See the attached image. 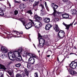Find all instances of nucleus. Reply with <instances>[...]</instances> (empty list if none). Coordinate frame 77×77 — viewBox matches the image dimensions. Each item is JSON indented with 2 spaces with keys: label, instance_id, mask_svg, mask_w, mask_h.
Here are the masks:
<instances>
[{
  "label": "nucleus",
  "instance_id": "1",
  "mask_svg": "<svg viewBox=\"0 0 77 77\" xmlns=\"http://www.w3.org/2000/svg\"><path fill=\"white\" fill-rule=\"evenodd\" d=\"M34 18L35 19V20H33L30 19L29 20V21H30L33 24H34L36 28L39 29L40 27L42 25V24L39 21H41V20H42V18L38 16L37 14H36L34 16Z\"/></svg>",
  "mask_w": 77,
  "mask_h": 77
},
{
  "label": "nucleus",
  "instance_id": "2",
  "mask_svg": "<svg viewBox=\"0 0 77 77\" xmlns=\"http://www.w3.org/2000/svg\"><path fill=\"white\" fill-rule=\"evenodd\" d=\"M51 6L54 9L53 10L54 12L52 14V15H53L54 17H58L60 16V15H61V14H62V12H57V11H56V9H57L59 8V6L58 5L55 4L54 3H52L51 5Z\"/></svg>",
  "mask_w": 77,
  "mask_h": 77
},
{
  "label": "nucleus",
  "instance_id": "3",
  "mask_svg": "<svg viewBox=\"0 0 77 77\" xmlns=\"http://www.w3.org/2000/svg\"><path fill=\"white\" fill-rule=\"evenodd\" d=\"M14 53L15 51H14V53L13 52H8V53L9 58L11 60H12V59H11V57H12V58H15V57L17 56V54Z\"/></svg>",
  "mask_w": 77,
  "mask_h": 77
},
{
  "label": "nucleus",
  "instance_id": "4",
  "mask_svg": "<svg viewBox=\"0 0 77 77\" xmlns=\"http://www.w3.org/2000/svg\"><path fill=\"white\" fill-rule=\"evenodd\" d=\"M65 32H64L62 30L60 31L57 34L58 37L61 39H63V37L65 36Z\"/></svg>",
  "mask_w": 77,
  "mask_h": 77
},
{
  "label": "nucleus",
  "instance_id": "5",
  "mask_svg": "<svg viewBox=\"0 0 77 77\" xmlns=\"http://www.w3.org/2000/svg\"><path fill=\"white\" fill-rule=\"evenodd\" d=\"M15 54H16V55H17V57L16 58V60L17 61H20L22 60V57L20 54L19 53L17 52H16Z\"/></svg>",
  "mask_w": 77,
  "mask_h": 77
},
{
  "label": "nucleus",
  "instance_id": "6",
  "mask_svg": "<svg viewBox=\"0 0 77 77\" xmlns=\"http://www.w3.org/2000/svg\"><path fill=\"white\" fill-rule=\"evenodd\" d=\"M77 63L75 60L74 62H72L70 64V67L72 69H75L77 67Z\"/></svg>",
  "mask_w": 77,
  "mask_h": 77
},
{
  "label": "nucleus",
  "instance_id": "7",
  "mask_svg": "<svg viewBox=\"0 0 77 77\" xmlns=\"http://www.w3.org/2000/svg\"><path fill=\"white\" fill-rule=\"evenodd\" d=\"M35 62H36V59L34 58L32 59V58L29 57L28 59V62L30 64H34Z\"/></svg>",
  "mask_w": 77,
  "mask_h": 77
},
{
  "label": "nucleus",
  "instance_id": "8",
  "mask_svg": "<svg viewBox=\"0 0 77 77\" xmlns=\"http://www.w3.org/2000/svg\"><path fill=\"white\" fill-rule=\"evenodd\" d=\"M32 27V24L31 22H29L25 25V27L26 29H29Z\"/></svg>",
  "mask_w": 77,
  "mask_h": 77
},
{
  "label": "nucleus",
  "instance_id": "9",
  "mask_svg": "<svg viewBox=\"0 0 77 77\" xmlns=\"http://www.w3.org/2000/svg\"><path fill=\"white\" fill-rule=\"evenodd\" d=\"M67 70H68V71H69V72H70V74H71V75H74V74H77V73L76 72L72 70V69H67Z\"/></svg>",
  "mask_w": 77,
  "mask_h": 77
},
{
  "label": "nucleus",
  "instance_id": "10",
  "mask_svg": "<svg viewBox=\"0 0 77 77\" xmlns=\"http://www.w3.org/2000/svg\"><path fill=\"white\" fill-rule=\"evenodd\" d=\"M52 26L50 24H48L46 26L45 29L46 30H48L50 29L51 27H52Z\"/></svg>",
  "mask_w": 77,
  "mask_h": 77
},
{
  "label": "nucleus",
  "instance_id": "11",
  "mask_svg": "<svg viewBox=\"0 0 77 77\" xmlns=\"http://www.w3.org/2000/svg\"><path fill=\"white\" fill-rule=\"evenodd\" d=\"M1 50L3 51L4 53H6L8 52V49L5 47H2L1 48Z\"/></svg>",
  "mask_w": 77,
  "mask_h": 77
},
{
  "label": "nucleus",
  "instance_id": "12",
  "mask_svg": "<svg viewBox=\"0 0 77 77\" xmlns=\"http://www.w3.org/2000/svg\"><path fill=\"white\" fill-rule=\"evenodd\" d=\"M43 21L46 23H48L50 21V19L49 18L45 17L43 19Z\"/></svg>",
  "mask_w": 77,
  "mask_h": 77
},
{
  "label": "nucleus",
  "instance_id": "13",
  "mask_svg": "<svg viewBox=\"0 0 77 77\" xmlns=\"http://www.w3.org/2000/svg\"><path fill=\"white\" fill-rule=\"evenodd\" d=\"M54 29L56 32L59 31V26H58L57 25H55V26L54 27Z\"/></svg>",
  "mask_w": 77,
  "mask_h": 77
},
{
  "label": "nucleus",
  "instance_id": "14",
  "mask_svg": "<svg viewBox=\"0 0 77 77\" xmlns=\"http://www.w3.org/2000/svg\"><path fill=\"white\" fill-rule=\"evenodd\" d=\"M71 12H72V15H76L77 13V10L75 9H73L71 10Z\"/></svg>",
  "mask_w": 77,
  "mask_h": 77
},
{
  "label": "nucleus",
  "instance_id": "15",
  "mask_svg": "<svg viewBox=\"0 0 77 77\" xmlns=\"http://www.w3.org/2000/svg\"><path fill=\"white\" fill-rule=\"evenodd\" d=\"M62 16L63 18H69V15L66 14H62Z\"/></svg>",
  "mask_w": 77,
  "mask_h": 77
},
{
  "label": "nucleus",
  "instance_id": "16",
  "mask_svg": "<svg viewBox=\"0 0 77 77\" xmlns=\"http://www.w3.org/2000/svg\"><path fill=\"white\" fill-rule=\"evenodd\" d=\"M74 23V22H73L72 23H71L70 24L66 25V29L67 30H69V27L71 26H72V24H73V23Z\"/></svg>",
  "mask_w": 77,
  "mask_h": 77
},
{
  "label": "nucleus",
  "instance_id": "17",
  "mask_svg": "<svg viewBox=\"0 0 77 77\" xmlns=\"http://www.w3.org/2000/svg\"><path fill=\"white\" fill-rule=\"evenodd\" d=\"M40 41H41L42 43L45 44V40L44 39L42 38H40L39 41V43H40Z\"/></svg>",
  "mask_w": 77,
  "mask_h": 77
},
{
  "label": "nucleus",
  "instance_id": "18",
  "mask_svg": "<svg viewBox=\"0 0 77 77\" xmlns=\"http://www.w3.org/2000/svg\"><path fill=\"white\" fill-rule=\"evenodd\" d=\"M0 67L1 69H2L4 70H6V69H7L6 68H5V67L4 65H2L1 64H0Z\"/></svg>",
  "mask_w": 77,
  "mask_h": 77
},
{
  "label": "nucleus",
  "instance_id": "19",
  "mask_svg": "<svg viewBox=\"0 0 77 77\" xmlns=\"http://www.w3.org/2000/svg\"><path fill=\"white\" fill-rule=\"evenodd\" d=\"M8 73L9 75H10V76H11V77H14V73H13V72L12 71H9Z\"/></svg>",
  "mask_w": 77,
  "mask_h": 77
},
{
  "label": "nucleus",
  "instance_id": "20",
  "mask_svg": "<svg viewBox=\"0 0 77 77\" xmlns=\"http://www.w3.org/2000/svg\"><path fill=\"white\" fill-rule=\"evenodd\" d=\"M0 57H1L2 59H4L5 57H6V55H5V54H1L0 55Z\"/></svg>",
  "mask_w": 77,
  "mask_h": 77
},
{
  "label": "nucleus",
  "instance_id": "21",
  "mask_svg": "<svg viewBox=\"0 0 77 77\" xmlns=\"http://www.w3.org/2000/svg\"><path fill=\"white\" fill-rule=\"evenodd\" d=\"M26 13L28 14H30L31 16H32V15L33 14V12H32V10H30L27 11Z\"/></svg>",
  "mask_w": 77,
  "mask_h": 77
},
{
  "label": "nucleus",
  "instance_id": "22",
  "mask_svg": "<svg viewBox=\"0 0 77 77\" xmlns=\"http://www.w3.org/2000/svg\"><path fill=\"white\" fill-rule=\"evenodd\" d=\"M44 44L39 43V44L38 45V47L40 48H41V47H43V46H44Z\"/></svg>",
  "mask_w": 77,
  "mask_h": 77
},
{
  "label": "nucleus",
  "instance_id": "23",
  "mask_svg": "<svg viewBox=\"0 0 77 77\" xmlns=\"http://www.w3.org/2000/svg\"><path fill=\"white\" fill-rule=\"evenodd\" d=\"M24 71L25 73H26V76H29V72H28V70H27V69H25Z\"/></svg>",
  "mask_w": 77,
  "mask_h": 77
},
{
  "label": "nucleus",
  "instance_id": "24",
  "mask_svg": "<svg viewBox=\"0 0 77 77\" xmlns=\"http://www.w3.org/2000/svg\"><path fill=\"white\" fill-rule=\"evenodd\" d=\"M23 18H21V19H20V20L22 22L23 26H24L25 25V21L23 20Z\"/></svg>",
  "mask_w": 77,
  "mask_h": 77
},
{
  "label": "nucleus",
  "instance_id": "25",
  "mask_svg": "<svg viewBox=\"0 0 77 77\" xmlns=\"http://www.w3.org/2000/svg\"><path fill=\"white\" fill-rule=\"evenodd\" d=\"M21 75L23 77H26L27 76V74H26V73H25V72H23L21 74Z\"/></svg>",
  "mask_w": 77,
  "mask_h": 77
},
{
  "label": "nucleus",
  "instance_id": "26",
  "mask_svg": "<svg viewBox=\"0 0 77 77\" xmlns=\"http://www.w3.org/2000/svg\"><path fill=\"white\" fill-rule=\"evenodd\" d=\"M20 9H24V4H22L20 5Z\"/></svg>",
  "mask_w": 77,
  "mask_h": 77
},
{
  "label": "nucleus",
  "instance_id": "27",
  "mask_svg": "<svg viewBox=\"0 0 77 77\" xmlns=\"http://www.w3.org/2000/svg\"><path fill=\"white\" fill-rule=\"evenodd\" d=\"M39 2H35L33 4V6H36L38 5V4H39Z\"/></svg>",
  "mask_w": 77,
  "mask_h": 77
},
{
  "label": "nucleus",
  "instance_id": "28",
  "mask_svg": "<svg viewBox=\"0 0 77 77\" xmlns=\"http://www.w3.org/2000/svg\"><path fill=\"white\" fill-rule=\"evenodd\" d=\"M22 52V50L19 49L17 50V51H15L14 53L15 54V52H18V53L20 54V52Z\"/></svg>",
  "mask_w": 77,
  "mask_h": 77
},
{
  "label": "nucleus",
  "instance_id": "29",
  "mask_svg": "<svg viewBox=\"0 0 77 77\" xmlns=\"http://www.w3.org/2000/svg\"><path fill=\"white\" fill-rule=\"evenodd\" d=\"M4 13H3V10L2 9L0 10V15L3 16L4 15Z\"/></svg>",
  "mask_w": 77,
  "mask_h": 77
},
{
  "label": "nucleus",
  "instance_id": "30",
  "mask_svg": "<svg viewBox=\"0 0 77 77\" xmlns=\"http://www.w3.org/2000/svg\"><path fill=\"white\" fill-rule=\"evenodd\" d=\"M32 58H33V57H34L35 59H37L38 57V56H36V55L35 54H32Z\"/></svg>",
  "mask_w": 77,
  "mask_h": 77
},
{
  "label": "nucleus",
  "instance_id": "31",
  "mask_svg": "<svg viewBox=\"0 0 77 77\" xmlns=\"http://www.w3.org/2000/svg\"><path fill=\"white\" fill-rule=\"evenodd\" d=\"M27 67L28 69H31V65H30V63H29L27 64Z\"/></svg>",
  "mask_w": 77,
  "mask_h": 77
},
{
  "label": "nucleus",
  "instance_id": "32",
  "mask_svg": "<svg viewBox=\"0 0 77 77\" xmlns=\"http://www.w3.org/2000/svg\"><path fill=\"white\" fill-rule=\"evenodd\" d=\"M16 77H22V75L20 73H17L16 75Z\"/></svg>",
  "mask_w": 77,
  "mask_h": 77
},
{
  "label": "nucleus",
  "instance_id": "33",
  "mask_svg": "<svg viewBox=\"0 0 77 77\" xmlns=\"http://www.w3.org/2000/svg\"><path fill=\"white\" fill-rule=\"evenodd\" d=\"M27 55H28L29 56L31 57V58H32V54H30L29 53H27Z\"/></svg>",
  "mask_w": 77,
  "mask_h": 77
},
{
  "label": "nucleus",
  "instance_id": "34",
  "mask_svg": "<svg viewBox=\"0 0 77 77\" xmlns=\"http://www.w3.org/2000/svg\"><path fill=\"white\" fill-rule=\"evenodd\" d=\"M20 66L21 64L20 63L17 64L16 65V67H17V68H19L20 67Z\"/></svg>",
  "mask_w": 77,
  "mask_h": 77
},
{
  "label": "nucleus",
  "instance_id": "35",
  "mask_svg": "<svg viewBox=\"0 0 77 77\" xmlns=\"http://www.w3.org/2000/svg\"><path fill=\"white\" fill-rule=\"evenodd\" d=\"M40 6L42 7V9L41 10V11H42V10H44V5H42L41 4L40 5Z\"/></svg>",
  "mask_w": 77,
  "mask_h": 77
},
{
  "label": "nucleus",
  "instance_id": "36",
  "mask_svg": "<svg viewBox=\"0 0 77 77\" xmlns=\"http://www.w3.org/2000/svg\"><path fill=\"white\" fill-rule=\"evenodd\" d=\"M14 15H17L18 14V11L16 10L15 11H14Z\"/></svg>",
  "mask_w": 77,
  "mask_h": 77
},
{
  "label": "nucleus",
  "instance_id": "37",
  "mask_svg": "<svg viewBox=\"0 0 77 77\" xmlns=\"http://www.w3.org/2000/svg\"><path fill=\"white\" fill-rule=\"evenodd\" d=\"M45 6L46 8V9H48V6H47V2H45Z\"/></svg>",
  "mask_w": 77,
  "mask_h": 77
},
{
  "label": "nucleus",
  "instance_id": "38",
  "mask_svg": "<svg viewBox=\"0 0 77 77\" xmlns=\"http://www.w3.org/2000/svg\"><path fill=\"white\" fill-rule=\"evenodd\" d=\"M59 20V19H58V18H56L54 19V21H55V22H57V21H58Z\"/></svg>",
  "mask_w": 77,
  "mask_h": 77
},
{
  "label": "nucleus",
  "instance_id": "39",
  "mask_svg": "<svg viewBox=\"0 0 77 77\" xmlns=\"http://www.w3.org/2000/svg\"><path fill=\"white\" fill-rule=\"evenodd\" d=\"M34 77H38V73L36 72L34 73Z\"/></svg>",
  "mask_w": 77,
  "mask_h": 77
},
{
  "label": "nucleus",
  "instance_id": "40",
  "mask_svg": "<svg viewBox=\"0 0 77 77\" xmlns=\"http://www.w3.org/2000/svg\"><path fill=\"white\" fill-rule=\"evenodd\" d=\"M3 76V73H2V72H0V77H2Z\"/></svg>",
  "mask_w": 77,
  "mask_h": 77
},
{
  "label": "nucleus",
  "instance_id": "41",
  "mask_svg": "<svg viewBox=\"0 0 77 77\" xmlns=\"http://www.w3.org/2000/svg\"><path fill=\"white\" fill-rule=\"evenodd\" d=\"M12 63V62L11 61L8 62L7 63V65H10V64H11V63Z\"/></svg>",
  "mask_w": 77,
  "mask_h": 77
},
{
  "label": "nucleus",
  "instance_id": "42",
  "mask_svg": "<svg viewBox=\"0 0 77 77\" xmlns=\"http://www.w3.org/2000/svg\"><path fill=\"white\" fill-rule=\"evenodd\" d=\"M35 0H29V2L30 3H33Z\"/></svg>",
  "mask_w": 77,
  "mask_h": 77
},
{
  "label": "nucleus",
  "instance_id": "43",
  "mask_svg": "<svg viewBox=\"0 0 77 77\" xmlns=\"http://www.w3.org/2000/svg\"><path fill=\"white\" fill-rule=\"evenodd\" d=\"M63 2H68V0H63Z\"/></svg>",
  "mask_w": 77,
  "mask_h": 77
},
{
  "label": "nucleus",
  "instance_id": "44",
  "mask_svg": "<svg viewBox=\"0 0 77 77\" xmlns=\"http://www.w3.org/2000/svg\"><path fill=\"white\" fill-rule=\"evenodd\" d=\"M63 25H64V26H66L67 25V24H65L64 23H63Z\"/></svg>",
  "mask_w": 77,
  "mask_h": 77
},
{
  "label": "nucleus",
  "instance_id": "45",
  "mask_svg": "<svg viewBox=\"0 0 77 77\" xmlns=\"http://www.w3.org/2000/svg\"><path fill=\"white\" fill-rule=\"evenodd\" d=\"M15 3H19V2L17 1H14Z\"/></svg>",
  "mask_w": 77,
  "mask_h": 77
},
{
  "label": "nucleus",
  "instance_id": "46",
  "mask_svg": "<svg viewBox=\"0 0 77 77\" xmlns=\"http://www.w3.org/2000/svg\"><path fill=\"white\" fill-rule=\"evenodd\" d=\"M38 37H42V36H41V35L40 34H38Z\"/></svg>",
  "mask_w": 77,
  "mask_h": 77
},
{
  "label": "nucleus",
  "instance_id": "47",
  "mask_svg": "<svg viewBox=\"0 0 77 77\" xmlns=\"http://www.w3.org/2000/svg\"><path fill=\"white\" fill-rule=\"evenodd\" d=\"M19 34H23V32H19Z\"/></svg>",
  "mask_w": 77,
  "mask_h": 77
},
{
  "label": "nucleus",
  "instance_id": "48",
  "mask_svg": "<svg viewBox=\"0 0 77 77\" xmlns=\"http://www.w3.org/2000/svg\"><path fill=\"white\" fill-rule=\"evenodd\" d=\"M23 2H26L27 1H28V0H23Z\"/></svg>",
  "mask_w": 77,
  "mask_h": 77
},
{
  "label": "nucleus",
  "instance_id": "49",
  "mask_svg": "<svg viewBox=\"0 0 77 77\" xmlns=\"http://www.w3.org/2000/svg\"><path fill=\"white\" fill-rule=\"evenodd\" d=\"M50 56V55H48L47 56V57H49Z\"/></svg>",
  "mask_w": 77,
  "mask_h": 77
},
{
  "label": "nucleus",
  "instance_id": "50",
  "mask_svg": "<svg viewBox=\"0 0 77 77\" xmlns=\"http://www.w3.org/2000/svg\"><path fill=\"white\" fill-rule=\"evenodd\" d=\"M75 24H77V22H75V23L74 24V25H75Z\"/></svg>",
  "mask_w": 77,
  "mask_h": 77
},
{
  "label": "nucleus",
  "instance_id": "51",
  "mask_svg": "<svg viewBox=\"0 0 77 77\" xmlns=\"http://www.w3.org/2000/svg\"><path fill=\"white\" fill-rule=\"evenodd\" d=\"M74 48H75V49H76V47H75V46H74Z\"/></svg>",
  "mask_w": 77,
  "mask_h": 77
},
{
  "label": "nucleus",
  "instance_id": "52",
  "mask_svg": "<svg viewBox=\"0 0 77 77\" xmlns=\"http://www.w3.org/2000/svg\"><path fill=\"white\" fill-rule=\"evenodd\" d=\"M75 61H76V63H77V60H75Z\"/></svg>",
  "mask_w": 77,
  "mask_h": 77
},
{
  "label": "nucleus",
  "instance_id": "53",
  "mask_svg": "<svg viewBox=\"0 0 77 77\" xmlns=\"http://www.w3.org/2000/svg\"><path fill=\"white\" fill-rule=\"evenodd\" d=\"M57 61L59 62V58H58Z\"/></svg>",
  "mask_w": 77,
  "mask_h": 77
},
{
  "label": "nucleus",
  "instance_id": "54",
  "mask_svg": "<svg viewBox=\"0 0 77 77\" xmlns=\"http://www.w3.org/2000/svg\"><path fill=\"white\" fill-rule=\"evenodd\" d=\"M34 47L35 48H36V46H35V45H34Z\"/></svg>",
  "mask_w": 77,
  "mask_h": 77
},
{
  "label": "nucleus",
  "instance_id": "55",
  "mask_svg": "<svg viewBox=\"0 0 77 77\" xmlns=\"http://www.w3.org/2000/svg\"><path fill=\"white\" fill-rule=\"evenodd\" d=\"M38 53H40V51H38Z\"/></svg>",
  "mask_w": 77,
  "mask_h": 77
},
{
  "label": "nucleus",
  "instance_id": "56",
  "mask_svg": "<svg viewBox=\"0 0 77 77\" xmlns=\"http://www.w3.org/2000/svg\"><path fill=\"white\" fill-rule=\"evenodd\" d=\"M72 54V53H70V54Z\"/></svg>",
  "mask_w": 77,
  "mask_h": 77
},
{
  "label": "nucleus",
  "instance_id": "57",
  "mask_svg": "<svg viewBox=\"0 0 77 77\" xmlns=\"http://www.w3.org/2000/svg\"><path fill=\"white\" fill-rule=\"evenodd\" d=\"M9 6L10 7V6H11V5H9Z\"/></svg>",
  "mask_w": 77,
  "mask_h": 77
},
{
  "label": "nucleus",
  "instance_id": "58",
  "mask_svg": "<svg viewBox=\"0 0 77 77\" xmlns=\"http://www.w3.org/2000/svg\"><path fill=\"white\" fill-rule=\"evenodd\" d=\"M34 46H35V44H33Z\"/></svg>",
  "mask_w": 77,
  "mask_h": 77
},
{
  "label": "nucleus",
  "instance_id": "59",
  "mask_svg": "<svg viewBox=\"0 0 77 77\" xmlns=\"http://www.w3.org/2000/svg\"><path fill=\"white\" fill-rule=\"evenodd\" d=\"M43 10H42V11H43Z\"/></svg>",
  "mask_w": 77,
  "mask_h": 77
},
{
  "label": "nucleus",
  "instance_id": "60",
  "mask_svg": "<svg viewBox=\"0 0 77 77\" xmlns=\"http://www.w3.org/2000/svg\"><path fill=\"white\" fill-rule=\"evenodd\" d=\"M14 32H15V31H14Z\"/></svg>",
  "mask_w": 77,
  "mask_h": 77
},
{
  "label": "nucleus",
  "instance_id": "61",
  "mask_svg": "<svg viewBox=\"0 0 77 77\" xmlns=\"http://www.w3.org/2000/svg\"><path fill=\"white\" fill-rule=\"evenodd\" d=\"M77 1V0H76Z\"/></svg>",
  "mask_w": 77,
  "mask_h": 77
},
{
  "label": "nucleus",
  "instance_id": "62",
  "mask_svg": "<svg viewBox=\"0 0 77 77\" xmlns=\"http://www.w3.org/2000/svg\"><path fill=\"white\" fill-rule=\"evenodd\" d=\"M0 5H1V4H0Z\"/></svg>",
  "mask_w": 77,
  "mask_h": 77
},
{
  "label": "nucleus",
  "instance_id": "63",
  "mask_svg": "<svg viewBox=\"0 0 77 77\" xmlns=\"http://www.w3.org/2000/svg\"><path fill=\"white\" fill-rule=\"evenodd\" d=\"M0 1H1V0H0Z\"/></svg>",
  "mask_w": 77,
  "mask_h": 77
}]
</instances>
